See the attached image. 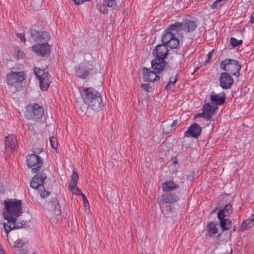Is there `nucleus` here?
Returning a JSON list of instances; mask_svg holds the SVG:
<instances>
[{
	"mask_svg": "<svg viewBox=\"0 0 254 254\" xmlns=\"http://www.w3.org/2000/svg\"><path fill=\"white\" fill-rule=\"evenodd\" d=\"M220 67L225 72L238 77L240 76V71L242 66L236 60L226 59L221 62Z\"/></svg>",
	"mask_w": 254,
	"mask_h": 254,
	"instance_id": "4",
	"label": "nucleus"
},
{
	"mask_svg": "<svg viewBox=\"0 0 254 254\" xmlns=\"http://www.w3.org/2000/svg\"><path fill=\"white\" fill-rule=\"evenodd\" d=\"M34 71L38 79L43 77L45 74H49L48 72H45L44 70L37 67L34 68Z\"/></svg>",
	"mask_w": 254,
	"mask_h": 254,
	"instance_id": "33",
	"label": "nucleus"
},
{
	"mask_svg": "<svg viewBox=\"0 0 254 254\" xmlns=\"http://www.w3.org/2000/svg\"><path fill=\"white\" fill-rule=\"evenodd\" d=\"M201 129L200 126L194 123L191 125L185 132V136L187 137H192L193 138H197L200 134Z\"/></svg>",
	"mask_w": 254,
	"mask_h": 254,
	"instance_id": "13",
	"label": "nucleus"
},
{
	"mask_svg": "<svg viewBox=\"0 0 254 254\" xmlns=\"http://www.w3.org/2000/svg\"><path fill=\"white\" fill-rule=\"evenodd\" d=\"M81 196H82V199H83V204L85 206H86L87 205L89 204V202H88V201L86 197V196L85 195V194H84L83 193H82Z\"/></svg>",
	"mask_w": 254,
	"mask_h": 254,
	"instance_id": "44",
	"label": "nucleus"
},
{
	"mask_svg": "<svg viewBox=\"0 0 254 254\" xmlns=\"http://www.w3.org/2000/svg\"><path fill=\"white\" fill-rule=\"evenodd\" d=\"M220 220V226L223 231L228 230L231 227V221L228 219L222 218Z\"/></svg>",
	"mask_w": 254,
	"mask_h": 254,
	"instance_id": "28",
	"label": "nucleus"
},
{
	"mask_svg": "<svg viewBox=\"0 0 254 254\" xmlns=\"http://www.w3.org/2000/svg\"><path fill=\"white\" fill-rule=\"evenodd\" d=\"M32 113L33 118L35 121H39V119L44 118L43 108L38 104H35L32 106Z\"/></svg>",
	"mask_w": 254,
	"mask_h": 254,
	"instance_id": "21",
	"label": "nucleus"
},
{
	"mask_svg": "<svg viewBox=\"0 0 254 254\" xmlns=\"http://www.w3.org/2000/svg\"><path fill=\"white\" fill-rule=\"evenodd\" d=\"M25 79V73L24 71H10L6 76V82L8 86H14L15 84L20 83Z\"/></svg>",
	"mask_w": 254,
	"mask_h": 254,
	"instance_id": "6",
	"label": "nucleus"
},
{
	"mask_svg": "<svg viewBox=\"0 0 254 254\" xmlns=\"http://www.w3.org/2000/svg\"><path fill=\"white\" fill-rule=\"evenodd\" d=\"M217 109V107L215 105L210 103H206L203 107L202 113H200L198 116L204 117L207 120H210Z\"/></svg>",
	"mask_w": 254,
	"mask_h": 254,
	"instance_id": "11",
	"label": "nucleus"
},
{
	"mask_svg": "<svg viewBox=\"0 0 254 254\" xmlns=\"http://www.w3.org/2000/svg\"><path fill=\"white\" fill-rule=\"evenodd\" d=\"M178 123L177 120H174L171 124V127H173L177 125Z\"/></svg>",
	"mask_w": 254,
	"mask_h": 254,
	"instance_id": "47",
	"label": "nucleus"
},
{
	"mask_svg": "<svg viewBox=\"0 0 254 254\" xmlns=\"http://www.w3.org/2000/svg\"><path fill=\"white\" fill-rule=\"evenodd\" d=\"M88 107L95 112H99L102 110L103 104L101 97L100 93H99L92 100L88 105Z\"/></svg>",
	"mask_w": 254,
	"mask_h": 254,
	"instance_id": "15",
	"label": "nucleus"
},
{
	"mask_svg": "<svg viewBox=\"0 0 254 254\" xmlns=\"http://www.w3.org/2000/svg\"><path fill=\"white\" fill-rule=\"evenodd\" d=\"M74 3L77 5H79L83 3L85 1H88L90 0H73Z\"/></svg>",
	"mask_w": 254,
	"mask_h": 254,
	"instance_id": "45",
	"label": "nucleus"
},
{
	"mask_svg": "<svg viewBox=\"0 0 254 254\" xmlns=\"http://www.w3.org/2000/svg\"><path fill=\"white\" fill-rule=\"evenodd\" d=\"M219 81L220 86L224 89H230L234 83V79L232 76L226 72L221 73Z\"/></svg>",
	"mask_w": 254,
	"mask_h": 254,
	"instance_id": "10",
	"label": "nucleus"
},
{
	"mask_svg": "<svg viewBox=\"0 0 254 254\" xmlns=\"http://www.w3.org/2000/svg\"><path fill=\"white\" fill-rule=\"evenodd\" d=\"M168 49L166 45H158L153 51L155 59L151 62V67L153 70L161 71L165 66V59L168 54Z\"/></svg>",
	"mask_w": 254,
	"mask_h": 254,
	"instance_id": "2",
	"label": "nucleus"
},
{
	"mask_svg": "<svg viewBox=\"0 0 254 254\" xmlns=\"http://www.w3.org/2000/svg\"><path fill=\"white\" fill-rule=\"evenodd\" d=\"M16 36L21 40V41H23L24 43L26 42V40L25 37L24 33H18L16 34Z\"/></svg>",
	"mask_w": 254,
	"mask_h": 254,
	"instance_id": "43",
	"label": "nucleus"
},
{
	"mask_svg": "<svg viewBox=\"0 0 254 254\" xmlns=\"http://www.w3.org/2000/svg\"><path fill=\"white\" fill-rule=\"evenodd\" d=\"M161 187L163 192H169L176 190L179 188V186L173 180H169L162 183Z\"/></svg>",
	"mask_w": 254,
	"mask_h": 254,
	"instance_id": "20",
	"label": "nucleus"
},
{
	"mask_svg": "<svg viewBox=\"0 0 254 254\" xmlns=\"http://www.w3.org/2000/svg\"><path fill=\"white\" fill-rule=\"evenodd\" d=\"M6 149H9L10 152H13L17 146L16 137L13 134H9L6 136L5 140Z\"/></svg>",
	"mask_w": 254,
	"mask_h": 254,
	"instance_id": "18",
	"label": "nucleus"
},
{
	"mask_svg": "<svg viewBox=\"0 0 254 254\" xmlns=\"http://www.w3.org/2000/svg\"><path fill=\"white\" fill-rule=\"evenodd\" d=\"M230 42H231V44L232 46V47L233 48H235L239 45H241L242 44L243 41L242 40H239L236 39L235 38L231 37L230 39Z\"/></svg>",
	"mask_w": 254,
	"mask_h": 254,
	"instance_id": "36",
	"label": "nucleus"
},
{
	"mask_svg": "<svg viewBox=\"0 0 254 254\" xmlns=\"http://www.w3.org/2000/svg\"><path fill=\"white\" fill-rule=\"evenodd\" d=\"M250 22L251 23H254V12L252 14Z\"/></svg>",
	"mask_w": 254,
	"mask_h": 254,
	"instance_id": "46",
	"label": "nucleus"
},
{
	"mask_svg": "<svg viewBox=\"0 0 254 254\" xmlns=\"http://www.w3.org/2000/svg\"><path fill=\"white\" fill-rule=\"evenodd\" d=\"M141 87L147 92H151L152 91V88L149 84H142Z\"/></svg>",
	"mask_w": 254,
	"mask_h": 254,
	"instance_id": "39",
	"label": "nucleus"
},
{
	"mask_svg": "<svg viewBox=\"0 0 254 254\" xmlns=\"http://www.w3.org/2000/svg\"><path fill=\"white\" fill-rule=\"evenodd\" d=\"M5 210L3 212L4 219L7 220L4 224V228L7 234L12 230L19 229L26 225V222H18V218L20 216L22 210V202L20 200L10 199L4 201Z\"/></svg>",
	"mask_w": 254,
	"mask_h": 254,
	"instance_id": "1",
	"label": "nucleus"
},
{
	"mask_svg": "<svg viewBox=\"0 0 254 254\" xmlns=\"http://www.w3.org/2000/svg\"><path fill=\"white\" fill-rule=\"evenodd\" d=\"M213 52H214V50H212L211 51L209 52V53L207 54V57L205 60V63H207L210 61V59L212 58V57L213 56Z\"/></svg>",
	"mask_w": 254,
	"mask_h": 254,
	"instance_id": "42",
	"label": "nucleus"
},
{
	"mask_svg": "<svg viewBox=\"0 0 254 254\" xmlns=\"http://www.w3.org/2000/svg\"><path fill=\"white\" fill-rule=\"evenodd\" d=\"M33 51L38 55L42 57L50 52V46L48 43H39L32 47Z\"/></svg>",
	"mask_w": 254,
	"mask_h": 254,
	"instance_id": "12",
	"label": "nucleus"
},
{
	"mask_svg": "<svg viewBox=\"0 0 254 254\" xmlns=\"http://www.w3.org/2000/svg\"><path fill=\"white\" fill-rule=\"evenodd\" d=\"M74 70L75 76L81 79L86 78L89 74L88 70L80 66H75Z\"/></svg>",
	"mask_w": 254,
	"mask_h": 254,
	"instance_id": "24",
	"label": "nucleus"
},
{
	"mask_svg": "<svg viewBox=\"0 0 254 254\" xmlns=\"http://www.w3.org/2000/svg\"><path fill=\"white\" fill-rule=\"evenodd\" d=\"M174 163L175 164L177 163V160H174Z\"/></svg>",
	"mask_w": 254,
	"mask_h": 254,
	"instance_id": "49",
	"label": "nucleus"
},
{
	"mask_svg": "<svg viewBox=\"0 0 254 254\" xmlns=\"http://www.w3.org/2000/svg\"><path fill=\"white\" fill-rule=\"evenodd\" d=\"M179 41L176 38V36H174L172 39H170L169 42L166 45L167 47H169L170 49H176L179 46Z\"/></svg>",
	"mask_w": 254,
	"mask_h": 254,
	"instance_id": "29",
	"label": "nucleus"
},
{
	"mask_svg": "<svg viewBox=\"0 0 254 254\" xmlns=\"http://www.w3.org/2000/svg\"><path fill=\"white\" fill-rule=\"evenodd\" d=\"M254 226V214L251 215V217L243 222L241 224V231H244L248 229L252 228Z\"/></svg>",
	"mask_w": 254,
	"mask_h": 254,
	"instance_id": "26",
	"label": "nucleus"
},
{
	"mask_svg": "<svg viewBox=\"0 0 254 254\" xmlns=\"http://www.w3.org/2000/svg\"><path fill=\"white\" fill-rule=\"evenodd\" d=\"M50 142L51 147L53 148L56 149L58 146V142L57 138L54 136L50 138Z\"/></svg>",
	"mask_w": 254,
	"mask_h": 254,
	"instance_id": "38",
	"label": "nucleus"
},
{
	"mask_svg": "<svg viewBox=\"0 0 254 254\" xmlns=\"http://www.w3.org/2000/svg\"><path fill=\"white\" fill-rule=\"evenodd\" d=\"M179 199L178 196L171 192H165L162 195L161 203L165 204H172L177 202Z\"/></svg>",
	"mask_w": 254,
	"mask_h": 254,
	"instance_id": "19",
	"label": "nucleus"
},
{
	"mask_svg": "<svg viewBox=\"0 0 254 254\" xmlns=\"http://www.w3.org/2000/svg\"><path fill=\"white\" fill-rule=\"evenodd\" d=\"M31 36L35 42L39 43H48L50 39L48 32L34 29L31 30Z\"/></svg>",
	"mask_w": 254,
	"mask_h": 254,
	"instance_id": "9",
	"label": "nucleus"
},
{
	"mask_svg": "<svg viewBox=\"0 0 254 254\" xmlns=\"http://www.w3.org/2000/svg\"><path fill=\"white\" fill-rule=\"evenodd\" d=\"M69 188L73 194L81 195L83 193L81 190L77 187V185L69 186Z\"/></svg>",
	"mask_w": 254,
	"mask_h": 254,
	"instance_id": "35",
	"label": "nucleus"
},
{
	"mask_svg": "<svg viewBox=\"0 0 254 254\" xmlns=\"http://www.w3.org/2000/svg\"><path fill=\"white\" fill-rule=\"evenodd\" d=\"M181 24L183 30L186 32L193 31L197 26L196 21L191 18L185 19Z\"/></svg>",
	"mask_w": 254,
	"mask_h": 254,
	"instance_id": "16",
	"label": "nucleus"
},
{
	"mask_svg": "<svg viewBox=\"0 0 254 254\" xmlns=\"http://www.w3.org/2000/svg\"><path fill=\"white\" fill-rule=\"evenodd\" d=\"M217 225V223L216 222H211L208 223L207 228L209 236H212L218 233Z\"/></svg>",
	"mask_w": 254,
	"mask_h": 254,
	"instance_id": "27",
	"label": "nucleus"
},
{
	"mask_svg": "<svg viewBox=\"0 0 254 254\" xmlns=\"http://www.w3.org/2000/svg\"><path fill=\"white\" fill-rule=\"evenodd\" d=\"M26 160L27 166L32 169L33 173L38 171L43 163V159L34 153L28 155Z\"/></svg>",
	"mask_w": 254,
	"mask_h": 254,
	"instance_id": "7",
	"label": "nucleus"
},
{
	"mask_svg": "<svg viewBox=\"0 0 254 254\" xmlns=\"http://www.w3.org/2000/svg\"><path fill=\"white\" fill-rule=\"evenodd\" d=\"M169 211H171V208L169 207Z\"/></svg>",
	"mask_w": 254,
	"mask_h": 254,
	"instance_id": "51",
	"label": "nucleus"
},
{
	"mask_svg": "<svg viewBox=\"0 0 254 254\" xmlns=\"http://www.w3.org/2000/svg\"><path fill=\"white\" fill-rule=\"evenodd\" d=\"M40 81V87L42 91H46L49 87L52 81V78L49 74H45L43 77L39 79Z\"/></svg>",
	"mask_w": 254,
	"mask_h": 254,
	"instance_id": "22",
	"label": "nucleus"
},
{
	"mask_svg": "<svg viewBox=\"0 0 254 254\" xmlns=\"http://www.w3.org/2000/svg\"><path fill=\"white\" fill-rule=\"evenodd\" d=\"M174 36L172 35V34H171L167 29L166 33L162 35V41L163 43H165V45H167L169 42L170 39H172Z\"/></svg>",
	"mask_w": 254,
	"mask_h": 254,
	"instance_id": "30",
	"label": "nucleus"
},
{
	"mask_svg": "<svg viewBox=\"0 0 254 254\" xmlns=\"http://www.w3.org/2000/svg\"><path fill=\"white\" fill-rule=\"evenodd\" d=\"M28 254H36L34 252L29 253Z\"/></svg>",
	"mask_w": 254,
	"mask_h": 254,
	"instance_id": "50",
	"label": "nucleus"
},
{
	"mask_svg": "<svg viewBox=\"0 0 254 254\" xmlns=\"http://www.w3.org/2000/svg\"><path fill=\"white\" fill-rule=\"evenodd\" d=\"M107 6L109 7H112L115 9L117 7V4L115 0H105Z\"/></svg>",
	"mask_w": 254,
	"mask_h": 254,
	"instance_id": "37",
	"label": "nucleus"
},
{
	"mask_svg": "<svg viewBox=\"0 0 254 254\" xmlns=\"http://www.w3.org/2000/svg\"><path fill=\"white\" fill-rule=\"evenodd\" d=\"M24 243L21 240H17L15 242L14 245V248L15 249H20L22 248L23 246Z\"/></svg>",
	"mask_w": 254,
	"mask_h": 254,
	"instance_id": "40",
	"label": "nucleus"
},
{
	"mask_svg": "<svg viewBox=\"0 0 254 254\" xmlns=\"http://www.w3.org/2000/svg\"><path fill=\"white\" fill-rule=\"evenodd\" d=\"M167 30L173 35L174 36L176 35H180L182 34V26L181 23L176 22L170 25Z\"/></svg>",
	"mask_w": 254,
	"mask_h": 254,
	"instance_id": "23",
	"label": "nucleus"
},
{
	"mask_svg": "<svg viewBox=\"0 0 254 254\" xmlns=\"http://www.w3.org/2000/svg\"><path fill=\"white\" fill-rule=\"evenodd\" d=\"M232 211V205L230 204H226L223 209L220 210L218 213V219H221L228 216Z\"/></svg>",
	"mask_w": 254,
	"mask_h": 254,
	"instance_id": "25",
	"label": "nucleus"
},
{
	"mask_svg": "<svg viewBox=\"0 0 254 254\" xmlns=\"http://www.w3.org/2000/svg\"><path fill=\"white\" fill-rule=\"evenodd\" d=\"M61 214L59 201L56 197L52 198L49 202L46 215L52 224L57 223L59 217Z\"/></svg>",
	"mask_w": 254,
	"mask_h": 254,
	"instance_id": "3",
	"label": "nucleus"
},
{
	"mask_svg": "<svg viewBox=\"0 0 254 254\" xmlns=\"http://www.w3.org/2000/svg\"><path fill=\"white\" fill-rule=\"evenodd\" d=\"M107 4L106 5L104 3L99 1L96 5L97 9L102 14H105L108 12V8L107 7Z\"/></svg>",
	"mask_w": 254,
	"mask_h": 254,
	"instance_id": "31",
	"label": "nucleus"
},
{
	"mask_svg": "<svg viewBox=\"0 0 254 254\" xmlns=\"http://www.w3.org/2000/svg\"><path fill=\"white\" fill-rule=\"evenodd\" d=\"M80 93L84 103L88 105L99 93L93 88L80 89Z\"/></svg>",
	"mask_w": 254,
	"mask_h": 254,
	"instance_id": "8",
	"label": "nucleus"
},
{
	"mask_svg": "<svg viewBox=\"0 0 254 254\" xmlns=\"http://www.w3.org/2000/svg\"><path fill=\"white\" fill-rule=\"evenodd\" d=\"M142 70L146 80L149 82H154L159 80L160 77L158 74L160 71H158L157 70L150 71L149 68L145 67L143 68Z\"/></svg>",
	"mask_w": 254,
	"mask_h": 254,
	"instance_id": "14",
	"label": "nucleus"
},
{
	"mask_svg": "<svg viewBox=\"0 0 254 254\" xmlns=\"http://www.w3.org/2000/svg\"><path fill=\"white\" fill-rule=\"evenodd\" d=\"M50 172L49 169L45 168L41 172L37 173L31 181L30 186L35 189L39 188H44V182Z\"/></svg>",
	"mask_w": 254,
	"mask_h": 254,
	"instance_id": "5",
	"label": "nucleus"
},
{
	"mask_svg": "<svg viewBox=\"0 0 254 254\" xmlns=\"http://www.w3.org/2000/svg\"><path fill=\"white\" fill-rule=\"evenodd\" d=\"M78 175L77 173L75 171H73L69 186H75V185H77L78 183Z\"/></svg>",
	"mask_w": 254,
	"mask_h": 254,
	"instance_id": "32",
	"label": "nucleus"
},
{
	"mask_svg": "<svg viewBox=\"0 0 254 254\" xmlns=\"http://www.w3.org/2000/svg\"><path fill=\"white\" fill-rule=\"evenodd\" d=\"M216 6V5H215V3H214L212 5V8H214Z\"/></svg>",
	"mask_w": 254,
	"mask_h": 254,
	"instance_id": "48",
	"label": "nucleus"
},
{
	"mask_svg": "<svg viewBox=\"0 0 254 254\" xmlns=\"http://www.w3.org/2000/svg\"><path fill=\"white\" fill-rule=\"evenodd\" d=\"M50 192L46 190H42L40 192V195L43 198L47 197L50 195Z\"/></svg>",
	"mask_w": 254,
	"mask_h": 254,
	"instance_id": "41",
	"label": "nucleus"
},
{
	"mask_svg": "<svg viewBox=\"0 0 254 254\" xmlns=\"http://www.w3.org/2000/svg\"><path fill=\"white\" fill-rule=\"evenodd\" d=\"M176 77L175 76L171 77L169 79V81L166 86V89L167 90H169L171 89L172 87L175 85V84L176 82Z\"/></svg>",
	"mask_w": 254,
	"mask_h": 254,
	"instance_id": "34",
	"label": "nucleus"
},
{
	"mask_svg": "<svg viewBox=\"0 0 254 254\" xmlns=\"http://www.w3.org/2000/svg\"><path fill=\"white\" fill-rule=\"evenodd\" d=\"M225 99L226 96L224 92L216 94L213 91L210 94L211 101L217 107L222 105L225 101Z\"/></svg>",
	"mask_w": 254,
	"mask_h": 254,
	"instance_id": "17",
	"label": "nucleus"
}]
</instances>
